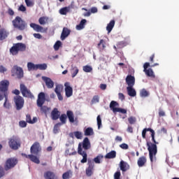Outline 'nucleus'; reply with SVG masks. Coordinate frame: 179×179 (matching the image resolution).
Returning <instances> with one entry per match:
<instances>
[{
    "instance_id": "f257e3e1",
    "label": "nucleus",
    "mask_w": 179,
    "mask_h": 179,
    "mask_svg": "<svg viewBox=\"0 0 179 179\" xmlns=\"http://www.w3.org/2000/svg\"><path fill=\"white\" fill-rule=\"evenodd\" d=\"M41 152V146L40 145V143L35 142L30 148L31 155H27L24 153L22 154V157H25L26 159H29L31 162L35 163L36 164H40V159L37 156H38V153Z\"/></svg>"
},
{
    "instance_id": "f03ea898",
    "label": "nucleus",
    "mask_w": 179,
    "mask_h": 179,
    "mask_svg": "<svg viewBox=\"0 0 179 179\" xmlns=\"http://www.w3.org/2000/svg\"><path fill=\"white\" fill-rule=\"evenodd\" d=\"M91 148L92 145L90 144V141L87 137H85L83 142L78 144V153L80 156H83L80 163H87V152L86 150H89Z\"/></svg>"
},
{
    "instance_id": "7ed1b4c3",
    "label": "nucleus",
    "mask_w": 179,
    "mask_h": 179,
    "mask_svg": "<svg viewBox=\"0 0 179 179\" xmlns=\"http://www.w3.org/2000/svg\"><path fill=\"white\" fill-rule=\"evenodd\" d=\"M26 51V44L23 43H14L10 48V54L13 56L19 55V52H24Z\"/></svg>"
},
{
    "instance_id": "20e7f679",
    "label": "nucleus",
    "mask_w": 179,
    "mask_h": 179,
    "mask_svg": "<svg viewBox=\"0 0 179 179\" xmlns=\"http://www.w3.org/2000/svg\"><path fill=\"white\" fill-rule=\"evenodd\" d=\"M13 26L14 29H17V30L23 31L27 27V23L26 21L23 20L20 16L15 17V18L12 21Z\"/></svg>"
},
{
    "instance_id": "39448f33",
    "label": "nucleus",
    "mask_w": 179,
    "mask_h": 179,
    "mask_svg": "<svg viewBox=\"0 0 179 179\" xmlns=\"http://www.w3.org/2000/svg\"><path fill=\"white\" fill-rule=\"evenodd\" d=\"M147 148L149 152V157L151 163L156 160V155H157V145L152 144L151 142H147Z\"/></svg>"
},
{
    "instance_id": "423d86ee",
    "label": "nucleus",
    "mask_w": 179,
    "mask_h": 179,
    "mask_svg": "<svg viewBox=\"0 0 179 179\" xmlns=\"http://www.w3.org/2000/svg\"><path fill=\"white\" fill-rule=\"evenodd\" d=\"M9 81L3 80L0 82V101L3 100V96L9 95Z\"/></svg>"
},
{
    "instance_id": "0eeeda50",
    "label": "nucleus",
    "mask_w": 179,
    "mask_h": 179,
    "mask_svg": "<svg viewBox=\"0 0 179 179\" xmlns=\"http://www.w3.org/2000/svg\"><path fill=\"white\" fill-rule=\"evenodd\" d=\"M18 162L19 161L15 157L7 159L4 164V170L6 171L12 170V169H14L16 164H17Z\"/></svg>"
},
{
    "instance_id": "6e6552de",
    "label": "nucleus",
    "mask_w": 179,
    "mask_h": 179,
    "mask_svg": "<svg viewBox=\"0 0 179 179\" xmlns=\"http://www.w3.org/2000/svg\"><path fill=\"white\" fill-rule=\"evenodd\" d=\"M8 145L10 149H13V150H17V149L20 148V138L16 136H13L11 138H10Z\"/></svg>"
},
{
    "instance_id": "1a4fd4ad",
    "label": "nucleus",
    "mask_w": 179,
    "mask_h": 179,
    "mask_svg": "<svg viewBox=\"0 0 179 179\" xmlns=\"http://www.w3.org/2000/svg\"><path fill=\"white\" fill-rule=\"evenodd\" d=\"M87 167L85 169V174L87 177H92L94 173V162L92 159L87 161Z\"/></svg>"
},
{
    "instance_id": "9d476101",
    "label": "nucleus",
    "mask_w": 179,
    "mask_h": 179,
    "mask_svg": "<svg viewBox=\"0 0 179 179\" xmlns=\"http://www.w3.org/2000/svg\"><path fill=\"white\" fill-rule=\"evenodd\" d=\"M14 103L15 108L17 110H22L24 106V99L21 96H14Z\"/></svg>"
},
{
    "instance_id": "9b49d317",
    "label": "nucleus",
    "mask_w": 179,
    "mask_h": 179,
    "mask_svg": "<svg viewBox=\"0 0 179 179\" xmlns=\"http://www.w3.org/2000/svg\"><path fill=\"white\" fill-rule=\"evenodd\" d=\"M20 92L24 97H28L29 99H33L34 97L31 92L27 89V87L24 84H20Z\"/></svg>"
},
{
    "instance_id": "f8f14e48",
    "label": "nucleus",
    "mask_w": 179,
    "mask_h": 179,
    "mask_svg": "<svg viewBox=\"0 0 179 179\" xmlns=\"http://www.w3.org/2000/svg\"><path fill=\"white\" fill-rule=\"evenodd\" d=\"M12 76L17 75L18 79H22L23 78V69L17 66H14L11 70Z\"/></svg>"
},
{
    "instance_id": "ddd939ff",
    "label": "nucleus",
    "mask_w": 179,
    "mask_h": 179,
    "mask_svg": "<svg viewBox=\"0 0 179 179\" xmlns=\"http://www.w3.org/2000/svg\"><path fill=\"white\" fill-rule=\"evenodd\" d=\"M149 66H150V63L145 62L143 65V72H145V75L147 76H149L150 78H156V76H155V73L153 72V70L152 69H148Z\"/></svg>"
},
{
    "instance_id": "4468645a",
    "label": "nucleus",
    "mask_w": 179,
    "mask_h": 179,
    "mask_svg": "<svg viewBox=\"0 0 179 179\" xmlns=\"http://www.w3.org/2000/svg\"><path fill=\"white\" fill-rule=\"evenodd\" d=\"M30 27H31L35 31H37V33H47V30H48V28H44L36 23H31Z\"/></svg>"
},
{
    "instance_id": "2eb2a0df",
    "label": "nucleus",
    "mask_w": 179,
    "mask_h": 179,
    "mask_svg": "<svg viewBox=\"0 0 179 179\" xmlns=\"http://www.w3.org/2000/svg\"><path fill=\"white\" fill-rule=\"evenodd\" d=\"M45 103V94L44 92H40L38 95L36 104L38 107H41Z\"/></svg>"
},
{
    "instance_id": "dca6fc26",
    "label": "nucleus",
    "mask_w": 179,
    "mask_h": 179,
    "mask_svg": "<svg viewBox=\"0 0 179 179\" xmlns=\"http://www.w3.org/2000/svg\"><path fill=\"white\" fill-rule=\"evenodd\" d=\"M43 80L45 82L48 89H52L54 87V81L51 78L45 76L42 77Z\"/></svg>"
},
{
    "instance_id": "f3484780",
    "label": "nucleus",
    "mask_w": 179,
    "mask_h": 179,
    "mask_svg": "<svg viewBox=\"0 0 179 179\" xmlns=\"http://www.w3.org/2000/svg\"><path fill=\"white\" fill-rule=\"evenodd\" d=\"M64 86L66 97H71L72 94H73V89H72V87L69 86V83H66Z\"/></svg>"
},
{
    "instance_id": "a211bd4d",
    "label": "nucleus",
    "mask_w": 179,
    "mask_h": 179,
    "mask_svg": "<svg viewBox=\"0 0 179 179\" xmlns=\"http://www.w3.org/2000/svg\"><path fill=\"white\" fill-rule=\"evenodd\" d=\"M126 83L128 87L135 86V77L132 75H128L126 77Z\"/></svg>"
},
{
    "instance_id": "6ab92c4d",
    "label": "nucleus",
    "mask_w": 179,
    "mask_h": 179,
    "mask_svg": "<svg viewBox=\"0 0 179 179\" xmlns=\"http://www.w3.org/2000/svg\"><path fill=\"white\" fill-rule=\"evenodd\" d=\"M61 115V112L58 110V108H55L51 112V118L53 121H57Z\"/></svg>"
},
{
    "instance_id": "aec40b11",
    "label": "nucleus",
    "mask_w": 179,
    "mask_h": 179,
    "mask_svg": "<svg viewBox=\"0 0 179 179\" xmlns=\"http://www.w3.org/2000/svg\"><path fill=\"white\" fill-rule=\"evenodd\" d=\"M44 178L47 179H58V176L55 174V173L51 171H47L44 173L43 175Z\"/></svg>"
},
{
    "instance_id": "412c9836",
    "label": "nucleus",
    "mask_w": 179,
    "mask_h": 179,
    "mask_svg": "<svg viewBox=\"0 0 179 179\" xmlns=\"http://www.w3.org/2000/svg\"><path fill=\"white\" fill-rule=\"evenodd\" d=\"M70 34H71L70 29H68L67 27H64L60 36L61 40L62 41L65 40V38H66V37H68V36H69Z\"/></svg>"
},
{
    "instance_id": "4be33fe9",
    "label": "nucleus",
    "mask_w": 179,
    "mask_h": 179,
    "mask_svg": "<svg viewBox=\"0 0 179 179\" xmlns=\"http://www.w3.org/2000/svg\"><path fill=\"white\" fill-rule=\"evenodd\" d=\"M120 167L122 173H125V171H127L128 170H129V165L128 164V163L124 161H121L120 162Z\"/></svg>"
},
{
    "instance_id": "5701e85b",
    "label": "nucleus",
    "mask_w": 179,
    "mask_h": 179,
    "mask_svg": "<svg viewBox=\"0 0 179 179\" xmlns=\"http://www.w3.org/2000/svg\"><path fill=\"white\" fill-rule=\"evenodd\" d=\"M70 138H76V139H82L83 134L80 131H74L69 133Z\"/></svg>"
},
{
    "instance_id": "b1692460",
    "label": "nucleus",
    "mask_w": 179,
    "mask_h": 179,
    "mask_svg": "<svg viewBox=\"0 0 179 179\" xmlns=\"http://www.w3.org/2000/svg\"><path fill=\"white\" fill-rule=\"evenodd\" d=\"M146 157L143 156V157H140L137 161V164L138 166V167H143V166H145V164H146Z\"/></svg>"
},
{
    "instance_id": "393cba45",
    "label": "nucleus",
    "mask_w": 179,
    "mask_h": 179,
    "mask_svg": "<svg viewBox=\"0 0 179 179\" xmlns=\"http://www.w3.org/2000/svg\"><path fill=\"white\" fill-rule=\"evenodd\" d=\"M127 91L130 97H135L136 96V91L134 89V87H127Z\"/></svg>"
},
{
    "instance_id": "a878e982",
    "label": "nucleus",
    "mask_w": 179,
    "mask_h": 179,
    "mask_svg": "<svg viewBox=\"0 0 179 179\" xmlns=\"http://www.w3.org/2000/svg\"><path fill=\"white\" fill-rule=\"evenodd\" d=\"M66 115L69 118V122H75V116L72 110H67Z\"/></svg>"
},
{
    "instance_id": "bb28decb",
    "label": "nucleus",
    "mask_w": 179,
    "mask_h": 179,
    "mask_svg": "<svg viewBox=\"0 0 179 179\" xmlns=\"http://www.w3.org/2000/svg\"><path fill=\"white\" fill-rule=\"evenodd\" d=\"M97 47L100 52L104 51V50L106 49V41L103 39H101L97 45Z\"/></svg>"
},
{
    "instance_id": "cd10ccee",
    "label": "nucleus",
    "mask_w": 179,
    "mask_h": 179,
    "mask_svg": "<svg viewBox=\"0 0 179 179\" xmlns=\"http://www.w3.org/2000/svg\"><path fill=\"white\" fill-rule=\"evenodd\" d=\"M120 106V103L115 101H112L110 103V108L113 111V113H115L116 110L118 108L117 107Z\"/></svg>"
},
{
    "instance_id": "c85d7f7f",
    "label": "nucleus",
    "mask_w": 179,
    "mask_h": 179,
    "mask_svg": "<svg viewBox=\"0 0 179 179\" xmlns=\"http://www.w3.org/2000/svg\"><path fill=\"white\" fill-rule=\"evenodd\" d=\"M26 122H28V124H36V122H37V117H34L33 120H31V116L27 114L26 115Z\"/></svg>"
},
{
    "instance_id": "c756f323",
    "label": "nucleus",
    "mask_w": 179,
    "mask_h": 179,
    "mask_svg": "<svg viewBox=\"0 0 179 179\" xmlns=\"http://www.w3.org/2000/svg\"><path fill=\"white\" fill-rule=\"evenodd\" d=\"M115 25V21L112 20L107 25L106 30L108 33H111L113 29H114V26Z\"/></svg>"
},
{
    "instance_id": "7c9ffc66",
    "label": "nucleus",
    "mask_w": 179,
    "mask_h": 179,
    "mask_svg": "<svg viewBox=\"0 0 179 179\" xmlns=\"http://www.w3.org/2000/svg\"><path fill=\"white\" fill-rule=\"evenodd\" d=\"M117 157V152L112 150L107 153L105 156V159H115Z\"/></svg>"
},
{
    "instance_id": "2f4dec72",
    "label": "nucleus",
    "mask_w": 179,
    "mask_h": 179,
    "mask_svg": "<svg viewBox=\"0 0 179 179\" xmlns=\"http://www.w3.org/2000/svg\"><path fill=\"white\" fill-rule=\"evenodd\" d=\"M87 22V20L83 19L80 22V24L76 25V29L77 30H83V29H85V24Z\"/></svg>"
},
{
    "instance_id": "473e14b6",
    "label": "nucleus",
    "mask_w": 179,
    "mask_h": 179,
    "mask_svg": "<svg viewBox=\"0 0 179 179\" xmlns=\"http://www.w3.org/2000/svg\"><path fill=\"white\" fill-rule=\"evenodd\" d=\"M94 134V131H93V129L92 127H88L84 131V135L85 136H92V135Z\"/></svg>"
},
{
    "instance_id": "72a5a7b5",
    "label": "nucleus",
    "mask_w": 179,
    "mask_h": 179,
    "mask_svg": "<svg viewBox=\"0 0 179 179\" xmlns=\"http://www.w3.org/2000/svg\"><path fill=\"white\" fill-rule=\"evenodd\" d=\"M8 33L5 29H1L0 30V41H2L3 40H5L6 37H8Z\"/></svg>"
},
{
    "instance_id": "f704fd0d",
    "label": "nucleus",
    "mask_w": 179,
    "mask_h": 179,
    "mask_svg": "<svg viewBox=\"0 0 179 179\" xmlns=\"http://www.w3.org/2000/svg\"><path fill=\"white\" fill-rule=\"evenodd\" d=\"M37 64H34L32 62L27 63L28 71H37Z\"/></svg>"
},
{
    "instance_id": "c9c22d12",
    "label": "nucleus",
    "mask_w": 179,
    "mask_h": 179,
    "mask_svg": "<svg viewBox=\"0 0 179 179\" xmlns=\"http://www.w3.org/2000/svg\"><path fill=\"white\" fill-rule=\"evenodd\" d=\"M8 96L9 95H3V97L5 98V102L3 103L5 108H10V103H9V100H8Z\"/></svg>"
},
{
    "instance_id": "e433bc0d",
    "label": "nucleus",
    "mask_w": 179,
    "mask_h": 179,
    "mask_svg": "<svg viewBox=\"0 0 179 179\" xmlns=\"http://www.w3.org/2000/svg\"><path fill=\"white\" fill-rule=\"evenodd\" d=\"M41 108V113H43V114H47L51 110V108H49L45 106L41 105V106H38Z\"/></svg>"
},
{
    "instance_id": "4c0bfd02",
    "label": "nucleus",
    "mask_w": 179,
    "mask_h": 179,
    "mask_svg": "<svg viewBox=\"0 0 179 179\" xmlns=\"http://www.w3.org/2000/svg\"><path fill=\"white\" fill-rule=\"evenodd\" d=\"M64 90V86L62 85H57L55 89V92L57 94L58 93H62Z\"/></svg>"
},
{
    "instance_id": "58836bf2",
    "label": "nucleus",
    "mask_w": 179,
    "mask_h": 179,
    "mask_svg": "<svg viewBox=\"0 0 179 179\" xmlns=\"http://www.w3.org/2000/svg\"><path fill=\"white\" fill-rule=\"evenodd\" d=\"M71 10L69 7H64L59 10L60 15H66Z\"/></svg>"
},
{
    "instance_id": "ea45409f",
    "label": "nucleus",
    "mask_w": 179,
    "mask_h": 179,
    "mask_svg": "<svg viewBox=\"0 0 179 179\" xmlns=\"http://www.w3.org/2000/svg\"><path fill=\"white\" fill-rule=\"evenodd\" d=\"M152 131H153V129L151 128H145L142 131V138L146 139V132H152Z\"/></svg>"
},
{
    "instance_id": "a19ab883",
    "label": "nucleus",
    "mask_w": 179,
    "mask_h": 179,
    "mask_svg": "<svg viewBox=\"0 0 179 179\" xmlns=\"http://www.w3.org/2000/svg\"><path fill=\"white\" fill-rule=\"evenodd\" d=\"M48 21V17H41L38 19V22H39V24H41V25L45 24V23H47Z\"/></svg>"
},
{
    "instance_id": "79ce46f5",
    "label": "nucleus",
    "mask_w": 179,
    "mask_h": 179,
    "mask_svg": "<svg viewBox=\"0 0 179 179\" xmlns=\"http://www.w3.org/2000/svg\"><path fill=\"white\" fill-rule=\"evenodd\" d=\"M37 69H40V71H45V69H47V64H36V71Z\"/></svg>"
},
{
    "instance_id": "37998d69",
    "label": "nucleus",
    "mask_w": 179,
    "mask_h": 179,
    "mask_svg": "<svg viewBox=\"0 0 179 179\" xmlns=\"http://www.w3.org/2000/svg\"><path fill=\"white\" fill-rule=\"evenodd\" d=\"M83 71L84 72L90 73L92 71H93V68L92 66L86 65L83 67Z\"/></svg>"
},
{
    "instance_id": "c03bdc74",
    "label": "nucleus",
    "mask_w": 179,
    "mask_h": 179,
    "mask_svg": "<svg viewBox=\"0 0 179 179\" xmlns=\"http://www.w3.org/2000/svg\"><path fill=\"white\" fill-rule=\"evenodd\" d=\"M59 120L62 122V124H66V118L67 116L66 114H62L59 117Z\"/></svg>"
},
{
    "instance_id": "a18cd8bd",
    "label": "nucleus",
    "mask_w": 179,
    "mask_h": 179,
    "mask_svg": "<svg viewBox=\"0 0 179 179\" xmlns=\"http://www.w3.org/2000/svg\"><path fill=\"white\" fill-rule=\"evenodd\" d=\"M101 159H103V155H99L98 156H96L95 158H94V163H96V164H100L101 162L100 160H101Z\"/></svg>"
},
{
    "instance_id": "49530a36",
    "label": "nucleus",
    "mask_w": 179,
    "mask_h": 179,
    "mask_svg": "<svg viewBox=\"0 0 179 179\" xmlns=\"http://www.w3.org/2000/svg\"><path fill=\"white\" fill-rule=\"evenodd\" d=\"M141 97H148L149 96V92L146 91L145 89H143L140 92Z\"/></svg>"
},
{
    "instance_id": "de8ad7c7",
    "label": "nucleus",
    "mask_w": 179,
    "mask_h": 179,
    "mask_svg": "<svg viewBox=\"0 0 179 179\" xmlns=\"http://www.w3.org/2000/svg\"><path fill=\"white\" fill-rule=\"evenodd\" d=\"M72 78H75V76L79 73V69H78L76 66H74L72 68Z\"/></svg>"
},
{
    "instance_id": "09e8293b",
    "label": "nucleus",
    "mask_w": 179,
    "mask_h": 179,
    "mask_svg": "<svg viewBox=\"0 0 179 179\" xmlns=\"http://www.w3.org/2000/svg\"><path fill=\"white\" fill-rule=\"evenodd\" d=\"M61 45H62V42H61L60 41H57L55 44L54 45V49L55 51H58V50H59V47H61Z\"/></svg>"
},
{
    "instance_id": "8fccbe9b",
    "label": "nucleus",
    "mask_w": 179,
    "mask_h": 179,
    "mask_svg": "<svg viewBox=\"0 0 179 179\" xmlns=\"http://www.w3.org/2000/svg\"><path fill=\"white\" fill-rule=\"evenodd\" d=\"M128 122L129 124H131V125H132L136 122V117L131 116L128 118Z\"/></svg>"
},
{
    "instance_id": "3c124183",
    "label": "nucleus",
    "mask_w": 179,
    "mask_h": 179,
    "mask_svg": "<svg viewBox=\"0 0 179 179\" xmlns=\"http://www.w3.org/2000/svg\"><path fill=\"white\" fill-rule=\"evenodd\" d=\"M72 150H73V152H70L69 149L66 150L65 152L66 155H67V156H73V155L78 154V152L76 151H75V149L72 148Z\"/></svg>"
},
{
    "instance_id": "603ef678",
    "label": "nucleus",
    "mask_w": 179,
    "mask_h": 179,
    "mask_svg": "<svg viewBox=\"0 0 179 179\" xmlns=\"http://www.w3.org/2000/svg\"><path fill=\"white\" fill-rule=\"evenodd\" d=\"M62 178L63 179H69L71 178V171H68L63 173L62 175Z\"/></svg>"
},
{
    "instance_id": "864d4df0",
    "label": "nucleus",
    "mask_w": 179,
    "mask_h": 179,
    "mask_svg": "<svg viewBox=\"0 0 179 179\" xmlns=\"http://www.w3.org/2000/svg\"><path fill=\"white\" fill-rule=\"evenodd\" d=\"M99 101H100V98L99 97V96L98 95L94 96L92 99V103L93 104H94L96 103H99Z\"/></svg>"
},
{
    "instance_id": "5fc2aeb1",
    "label": "nucleus",
    "mask_w": 179,
    "mask_h": 179,
    "mask_svg": "<svg viewBox=\"0 0 179 179\" xmlns=\"http://www.w3.org/2000/svg\"><path fill=\"white\" fill-rule=\"evenodd\" d=\"M155 130L152 129V131H151L152 141L153 142L152 144L157 145V143H157L156 141V139H155Z\"/></svg>"
},
{
    "instance_id": "6e6d98bb",
    "label": "nucleus",
    "mask_w": 179,
    "mask_h": 179,
    "mask_svg": "<svg viewBox=\"0 0 179 179\" xmlns=\"http://www.w3.org/2000/svg\"><path fill=\"white\" fill-rule=\"evenodd\" d=\"M19 125L21 128H26L27 127V122L22 120L19 122Z\"/></svg>"
},
{
    "instance_id": "4d7b16f0",
    "label": "nucleus",
    "mask_w": 179,
    "mask_h": 179,
    "mask_svg": "<svg viewBox=\"0 0 179 179\" xmlns=\"http://www.w3.org/2000/svg\"><path fill=\"white\" fill-rule=\"evenodd\" d=\"M115 113H121V114H127V110L121 108L115 109Z\"/></svg>"
},
{
    "instance_id": "13d9d810",
    "label": "nucleus",
    "mask_w": 179,
    "mask_h": 179,
    "mask_svg": "<svg viewBox=\"0 0 179 179\" xmlns=\"http://www.w3.org/2000/svg\"><path fill=\"white\" fill-rule=\"evenodd\" d=\"M124 47H125V42L120 41V42L117 43V48L121 49V48H124Z\"/></svg>"
},
{
    "instance_id": "bf43d9fd",
    "label": "nucleus",
    "mask_w": 179,
    "mask_h": 179,
    "mask_svg": "<svg viewBox=\"0 0 179 179\" xmlns=\"http://www.w3.org/2000/svg\"><path fill=\"white\" fill-rule=\"evenodd\" d=\"M121 178V171H117L114 173V179H120Z\"/></svg>"
},
{
    "instance_id": "052dcab7",
    "label": "nucleus",
    "mask_w": 179,
    "mask_h": 179,
    "mask_svg": "<svg viewBox=\"0 0 179 179\" xmlns=\"http://www.w3.org/2000/svg\"><path fill=\"white\" fill-rule=\"evenodd\" d=\"M24 1L27 6L28 7L34 6V2L31 1V0H24Z\"/></svg>"
},
{
    "instance_id": "680f3d73",
    "label": "nucleus",
    "mask_w": 179,
    "mask_h": 179,
    "mask_svg": "<svg viewBox=\"0 0 179 179\" xmlns=\"http://www.w3.org/2000/svg\"><path fill=\"white\" fill-rule=\"evenodd\" d=\"M96 121H97L98 129H100V127H101V117H100V115L97 116Z\"/></svg>"
},
{
    "instance_id": "e2e57ef3",
    "label": "nucleus",
    "mask_w": 179,
    "mask_h": 179,
    "mask_svg": "<svg viewBox=\"0 0 179 179\" xmlns=\"http://www.w3.org/2000/svg\"><path fill=\"white\" fill-rule=\"evenodd\" d=\"M166 115V113L163 109L159 108V117H164Z\"/></svg>"
},
{
    "instance_id": "0e129e2a",
    "label": "nucleus",
    "mask_w": 179,
    "mask_h": 179,
    "mask_svg": "<svg viewBox=\"0 0 179 179\" xmlns=\"http://www.w3.org/2000/svg\"><path fill=\"white\" fill-rule=\"evenodd\" d=\"M5 176V169L2 166H0V178H2Z\"/></svg>"
},
{
    "instance_id": "69168bd1",
    "label": "nucleus",
    "mask_w": 179,
    "mask_h": 179,
    "mask_svg": "<svg viewBox=\"0 0 179 179\" xmlns=\"http://www.w3.org/2000/svg\"><path fill=\"white\" fill-rule=\"evenodd\" d=\"M120 148H121V149L127 150V149H129V146L128 144H127V143H122V144L120 145Z\"/></svg>"
},
{
    "instance_id": "338daca9",
    "label": "nucleus",
    "mask_w": 179,
    "mask_h": 179,
    "mask_svg": "<svg viewBox=\"0 0 179 179\" xmlns=\"http://www.w3.org/2000/svg\"><path fill=\"white\" fill-rule=\"evenodd\" d=\"M33 36L35 38H38V40H41V38H43V36L40 34H34Z\"/></svg>"
},
{
    "instance_id": "774afa93",
    "label": "nucleus",
    "mask_w": 179,
    "mask_h": 179,
    "mask_svg": "<svg viewBox=\"0 0 179 179\" xmlns=\"http://www.w3.org/2000/svg\"><path fill=\"white\" fill-rule=\"evenodd\" d=\"M7 69L3 66V65L0 66V73H3L4 72H6Z\"/></svg>"
}]
</instances>
